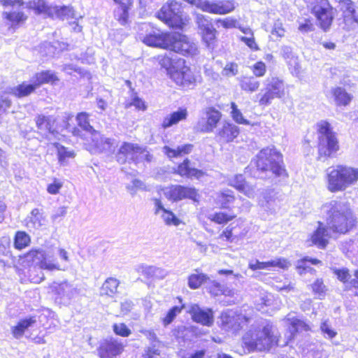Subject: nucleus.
I'll return each instance as SVG.
<instances>
[{"instance_id":"nucleus-1","label":"nucleus","mask_w":358,"mask_h":358,"mask_svg":"<svg viewBox=\"0 0 358 358\" xmlns=\"http://www.w3.org/2000/svg\"><path fill=\"white\" fill-rule=\"evenodd\" d=\"M322 212L332 232L345 234L355 224L356 220L348 202L331 201L322 206Z\"/></svg>"},{"instance_id":"nucleus-2","label":"nucleus","mask_w":358,"mask_h":358,"mask_svg":"<svg viewBox=\"0 0 358 358\" xmlns=\"http://www.w3.org/2000/svg\"><path fill=\"white\" fill-rule=\"evenodd\" d=\"M273 326L267 322L252 325L251 329L243 336V342L251 351L268 350L278 341L274 335Z\"/></svg>"},{"instance_id":"nucleus-3","label":"nucleus","mask_w":358,"mask_h":358,"mask_svg":"<svg viewBox=\"0 0 358 358\" xmlns=\"http://www.w3.org/2000/svg\"><path fill=\"white\" fill-rule=\"evenodd\" d=\"M358 181V168L336 165L327 170V187L331 192L345 191Z\"/></svg>"},{"instance_id":"nucleus-4","label":"nucleus","mask_w":358,"mask_h":358,"mask_svg":"<svg viewBox=\"0 0 358 358\" xmlns=\"http://www.w3.org/2000/svg\"><path fill=\"white\" fill-rule=\"evenodd\" d=\"M255 164L262 172L271 171L276 176H287L282 155L274 148L262 149L256 156Z\"/></svg>"},{"instance_id":"nucleus-5","label":"nucleus","mask_w":358,"mask_h":358,"mask_svg":"<svg viewBox=\"0 0 358 358\" xmlns=\"http://www.w3.org/2000/svg\"><path fill=\"white\" fill-rule=\"evenodd\" d=\"M318 126V158L333 157L339 150L338 139L330 124L322 121Z\"/></svg>"},{"instance_id":"nucleus-6","label":"nucleus","mask_w":358,"mask_h":358,"mask_svg":"<svg viewBox=\"0 0 358 358\" xmlns=\"http://www.w3.org/2000/svg\"><path fill=\"white\" fill-rule=\"evenodd\" d=\"M27 263L38 266L50 271L61 270L60 266L51 250L33 249L24 257Z\"/></svg>"},{"instance_id":"nucleus-7","label":"nucleus","mask_w":358,"mask_h":358,"mask_svg":"<svg viewBox=\"0 0 358 358\" xmlns=\"http://www.w3.org/2000/svg\"><path fill=\"white\" fill-rule=\"evenodd\" d=\"M157 16L173 28H182L185 24V17L182 10L181 4L176 1H171L163 6Z\"/></svg>"},{"instance_id":"nucleus-8","label":"nucleus","mask_w":358,"mask_h":358,"mask_svg":"<svg viewBox=\"0 0 358 358\" xmlns=\"http://www.w3.org/2000/svg\"><path fill=\"white\" fill-rule=\"evenodd\" d=\"M309 7L316 17L320 27L327 31L334 20V10L328 0H310Z\"/></svg>"},{"instance_id":"nucleus-9","label":"nucleus","mask_w":358,"mask_h":358,"mask_svg":"<svg viewBox=\"0 0 358 358\" xmlns=\"http://www.w3.org/2000/svg\"><path fill=\"white\" fill-rule=\"evenodd\" d=\"M265 92L259 93L256 97L259 99L260 106H267L274 98H281L285 95V87L282 80L276 77L268 78L266 80Z\"/></svg>"},{"instance_id":"nucleus-10","label":"nucleus","mask_w":358,"mask_h":358,"mask_svg":"<svg viewBox=\"0 0 358 358\" xmlns=\"http://www.w3.org/2000/svg\"><path fill=\"white\" fill-rule=\"evenodd\" d=\"M170 41L171 44L169 48L174 52L191 57L199 53L196 43L185 35L179 33H171Z\"/></svg>"},{"instance_id":"nucleus-11","label":"nucleus","mask_w":358,"mask_h":358,"mask_svg":"<svg viewBox=\"0 0 358 358\" xmlns=\"http://www.w3.org/2000/svg\"><path fill=\"white\" fill-rule=\"evenodd\" d=\"M150 31L146 34H139V39L149 46L167 49L170 47L171 33H164L159 30L153 29L148 24L141 25V30Z\"/></svg>"},{"instance_id":"nucleus-12","label":"nucleus","mask_w":358,"mask_h":358,"mask_svg":"<svg viewBox=\"0 0 358 358\" xmlns=\"http://www.w3.org/2000/svg\"><path fill=\"white\" fill-rule=\"evenodd\" d=\"M252 317L242 313L227 310L222 313L220 322L222 327L227 331L236 332L251 322Z\"/></svg>"},{"instance_id":"nucleus-13","label":"nucleus","mask_w":358,"mask_h":358,"mask_svg":"<svg viewBox=\"0 0 358 358\" xmlns=\"http://www.w3.org/2000/svg\"><path fill=\"white\" fill-rule=\"evenodd\" d=\"M57 117L54 115H38L36 117L35 122L38 129L43 132L46 139L52 142L59 140L60 134L57 129Z\"/></svg>"},{"instance_id":"nucleus-14","label":"nucleus","mask_w":358,"mask_h":358,"mask_svg":"<svg viewBox=\"0 0 358 358\" xmlns=\"http://www.w3.org/2000/svg\"><path fill=\"white\" fill-rule=\"evenodd\" d=\"M51 289L56 296L55 299L59 300L60 303H67L80 293V289L78 287L68 281H64L60 283L54 282Z\"/></svg>"},{"instance_id":"nucleus-15","label":"nucleus","mask_w":358,"mask_h":358,"mask_svg":"<svg viewBox=\"0 0 358 358\" xmlns=\"http://www.w3.org/2000/svg\"><path fill=\"white\" fill-rule=\"evenodd\" d=\"M197 8L210 13L224 15L235 8L234 1H204L199 2Z\"/></svg>"},{"instance_id":"nucleus-16","label":"nucleus","mask_w":358,"mask_h":358,"mask_svg":"<svg viewBox=\"0 0 358 358\" xmlns=\"http://www.w3.org/2000/svg\"><path fill=\"white\" fill-rule=\"evenodd\" d=\"M222 113L213 108H209L206 111V117L199 120L195 127L196 131L203 133H210L213 131L220 121Z\"/></svg>"},{"instance_id":"nucleus-17","label":"nucleus","mask_w":358,"mask_h":358,"mask_svg":"<svg viewBox=\"0 0 358 358\" xmlns=\"http://www.w3.org/2000/svg\"><path fill=\"white\" fill-rule=\"evenodd\" d=\"M123 350V345L115 338L102 341L97 349L101 358H113L120 355Z\"/></svg>"},{"instance_id":"nucleus-18","label":"nucleus","mask_w":358,"mask_h":358,"mask_svg":"<svg viewBox=\"0 0 358 358\" xmlns=\"http://www.w3.org/2000/svg\"><path fill=\"white\" fill-rule=\"evenodd\" d=\"M239 128L234 124L224 121L216 131L217 141L220 143L232 142L239 134Z\"/></svg>"},{"instance_id":"nucleus-19","label":"nucleus","mask_w":358,"mask_h":358,"mask_svg":"<svg viewBox=\"0 0 358 358\" xmlns=\"http://www.w3.org/2000/svg\"><path fill=\"white\" fill-rule=\"evenodd\" d=\"M189 313L192 320L202 325L211 327L214 322L213 310L210 308H201L197 304H193L189 307Z\"/></svg>"},{"instance_id":"nucleus-20","label":"nucleus","mask_w":358,"mask_h":358,"mask_svg":"<svg viewBox=\"0 0 358 358\" xmlns=\"http://www.w3.org/2000/svg\"><path fill=\"white\" fill-rule=\"evenodd\" d=\"M180 69L172 73L171 78L175 83L183 87L191 88L195 85L196 79L191 69L185 66H180Z\"/></svg>"},{"instance_id":"nucleus-21","label":"nucleus","mask_w":358,"mask_h":358,"mask_svg":"<svg viewBox=\"0 0 358 358\" xmlns=\"http://www.w3.org/2000/svg\"><path fill=\"white\" fill-rule=\"evenodd\" d=\"M341 10L343 12L345 24L349 28H355L358 26V16L355 6L351 0H342L340 1Z\"/></svg>"},{"instance_id":"nucleus-22","label":"nucleus","mask_w":358,"mask_h":358,"mask_svg":"<svg viewBox=\"0 0 358 358\" xmlns=\"http://www.w3.org/2000/svg\"><path fill=\"white\" fill-rule=\"evenodd\" d=\"M141 152V147L137 144L124 143L117 153V161L120 164H124L127 160L134 162L139 159L138 152Z\"/></svg>"},{"instance_id":"nucleus-23","label":"nucleus","mask_w":358,"mask_h":358,"mask_svg":"<svg viewBox=\"0 0 358 358\" xmlns=\"http://www.w3.org/2000/svg\"><path fill=\"white\" fill-rule=\"evenodd\" d=\"M92 141L96 149L101 152L113 153L117 143L115 139L106 138L98 132L92 134Z\"/></svg>"},{"instance_id":"nucleus-24","label":"nucleus","mask_w":358,"mask_h":358,"mask_svg":"<svg viewBox=\"0 0 358 358\" xmlns=\"http://www.w3.org/2000/svg\"><path fill=\"white\" fill-rule=\"evenodd\" d=\"M158 61L162 67L170 71L171 73L184 64V60L179 58L174 52L159 56Z\"/></svg>"},{"instance_id":"nucleus-25","label":"nucleus","mask_w":358,"mask_h":358,"mask_svg":"<svg viewBox=\"0 0 358 358\" xmlns=\"http://www.w3.org/2000/svg\"><path fill=\"white\" fill-rule=\"evenodd\" d=\"M187 116L188 111L187 108H179L178 110L166 115L162 120L161 126L164 129H166L181 121L185 120Z\"/></svg>"},{"instance_id":"nucleus-26","label":"nucleus","mask_w":358,"mask_h":358,"mask_svg":"<svg viewBox=\"0 0 358 358\" xmlns=\"http://www.w3.org/2000/svg\"><path fill=\"white\" fill-rule=\"evenodd\" d=\"M25 226L29 231L36 230L45 226V218L39 209H33L24 220Z\"/></svg>"},{"instance_id":"nucleus-27","label":"nucleus","mask_w":358,"mask_h":358,"mask_svg":"<svg viewBox=\"0 0 358 358\" xmlns=\"http://www.w3.org/2000/svg\"><path fill=\"white\" fill-rule=\"evenodd\" d=\"M31 82V83L23 82L22 84L18 85L16 87H9L7 89L6 92L13 94L17 98L27 96L38 88L32 78Z\"/></svg>"},{"instance_id":"nucleus-28","label":"nucleus","mask_w":358,"mask_h":358,"mask_svg":"<svg viewBox=\"0 0 358 358\" xmlns=\"http://www.w3.org/2000/svg\"><path fill=\"white\" fill-rule=\"evenodd\" d=\"M331 231L322 226V224L319 222V227L314 232L311 237L313 244L317 245L320 248H324L328 243V239L331 236Z\"/></svg>"},{"instance_id":"nucleus-29","label":"nucleus","mask_w":358,"mask_h":358,"mask_svg":"<svg viewBox=\"0 0 358 358\" xmlns=\"http://www.w3.org/2000/svg\"><path fill=\"white\" fill-rule=\"evenodd\" d=\"M27 7L31 9L37 15H45L49 17L52 16L54 6L49 5L45 0H33L27 3Z\"/></svg>"},{"instance_id":"nucleus-30","label":"nucleus","mask_w":358,"mask_h":358,"mask_svg":"<svg viewBox=\"0 0 358 358\" xmlns=\"http://www.w3.org/2000/svg\"><path fill=\"white\" fill-rule=\"evenodd\" d=\"M288 262L285 259H277L266 262H262L258 260L249 263V268L253 271L257 269H268L269 267L286 268L288 266Z\"/></svg>"},{"instance_id":"nucleus-31","label":"nucleus","mask_w":358,"mask_h":358,"mask_svg":"<svg viewBox=\"0 0 358 358\" xmlns=\"http://www.w3.org/2000/svg\"><path fill=\"white\" fill-rule=\"evenodd\" d=\"M51 18H58L62 20L70 19L78 20L76 11L71 6H54Z\"/></svg>"},{"instance_id":"nucleus-32","label":"nucleus","mask_w":358,"mask_h":358,"mask_svg":"<svg viewBox=\"0 0 358 358\" xmlns=\"http://www.w3.org/2000/svg\"><path fill=\"white\" fill-rule=\"evenodd\" d=\"M36 322L35 317H30L20 320L15 326L11 327V332L15 338L22 337L24 331Z\"/></svg>"},{"instance_id":"nucleus-33","label":"nucleus","mask_w":358,"mask_h":358,"mask_svg":"<svg viewBox=\"0 0 358 358\" xmlns=\"http://www.w3.org/2000/svg\"><path fill=\"white\" fill-rule=\"evenodd\" d=\"M238 79L241 89L246 92H257L260 86V82L252 76H243Z\"/></svg>"},{"instance_id":"nucleus-34","label":"nucleus","mask_w":358,"mask_h":358,"mask_svg":"<svg viewBox=\"0 0 358 358\" xmlns=\"http://www.w3.org/2000/svg\"><path fill=\"white\" fill-rule=\"evenodd\" d=\"M189 163L190 162L188 159H185L180 164L178 167V173L181 176L188 178L194 177L197 179L201 178L204 175V173L201 170L190 167Z\"/></svg>"},{"instance_id":"nucleus-35","label":"nucleus","mask_w":358,"mask_h":358,"mask_svg":"<svg viewBox=\"0 0 358 358\" xmlns=\"http://www.w3.org/2000/svg\"><path fill=\"white\" fill-rule=\"evenodd\" d=\"M120 281L115 278H108L103 283L100 289L101 296L113 297L117 292Z\"/></svg>"},{"instance_id":"nucleus-36","label":"nucleus","mask_w":358,"mask_h":358,"mask_svg":"<svg viewBox=\"0 0 358 358\" xmlns=\"http://www.w3.org/2000/svg\"><path fill=\"white\" fill-rule=\"evenodd\" d=\"M192 148L193 145L192 144L182 145L178 146L176 148L164 146L163 148V152L169 158L178 157L190 153Z\"/></svg>"},{"instance_id":"nucleus-37","label":"nucleus","mask_w":358,"mask_h":358,"mask_svg":"<svg viewBox=\"0 0 358 358\" xmlns=\"http://www.w3.org/2000/svg\"><path fill=\"white\" fill-rule=\"evenodd\" d=\"M336 104L338 106H347L350 103L352 96L348 94L345 90L341 87H337L331 90Z\"/></svg>"},{"instance_id":"nucleus-38","label":"nucleus","mask_w":358,"mask_h":358,"mask_svg":"<svg viewBox=\"0 0 358 358\" xmlns=\"http://www.w3.org/2000/svg\"><path fill=\"white\" fill-rule=\"evenodd\" d=\"M216 201L220 205L221 208L227 209L229 208V205L235 201V197L231 190L224 189L217 194Z\"/></svg>"},{"instance_id":"nucleus-39","label":"nucleus","mask_w":358,"mask_h":358,"mask_svg":"<svg viewBox=\"0 0 358 358\" xmlns=\"http://www.w3.org/2000/svg\"><path fill=\"white\" fill-rule=\"evenodd\" d=\"M32 79L37 87L43 83H54L55 81L58 80L56 75L50 71H41L36 73Z\"/></svg>"},{"instance_id":"nucleus-40","label":"nucleus","mask_w":358,"mask_h":358,"mask_svg":"<svg viewBox=\"0 0 358 358\" xmlns=\"http://www.w3.org/2000/svg\"><path fill=\"white\" fill-rule=\"evenodd\" d=\"M51 143L57 148L58 159L61 164L64 165L69 159L75 157V153L73 150H69L57 142L52 141Z\"/></svg>"},{"instance_id":"nucleus-41","label":"nucleus","mask_w":358,"mask_h":358,"mask_svg":"<svg viewBox=\"0 0 358 358\" xmlns=\"http://www.w3.org/2000/svg\"><path fill=\"white\" fill-rule=\"evenodd\" d=\"M272 193L273 192H269L266 194L264 196V199L259 201V204L264 210L270 213H275L278 207L276 199L274 198Z\"/></svg>"},{"instance_id":"nucleus-42","label":"nucleus","mask_w":358,"mask_h":358,"mask_svg":"<svg viewBox=\"0 0 358 358\" xmlns=\"http://www.w3.org/2000/svg\"><path fill=\"white\" fill-rule=\"evenodd\" d=\"M310 329V328L309 325L305 322L299 319L293 320L291 322L290 327H289V340L290 341L294 337L295 333L302 331H307Z\"/></svg>"},{"instance_id":"nucleus-43","label":"nucleus","mask_w":358,"mask_h":358,"mask_svg":"<svg viewBox=\"0 0 358 358\" xmlns=\"http://www.w3.org/2000/svg\"><path fill=\"white\" fill-rule=\"evenodd\" d=\"M208 219L219 224H224L236 217V215H229L224 212L209 214Z\"/></svg>"},{"instance_id":"nucleus-44","label":"nucleus","mask_w":358,"mask_h":358,"mask_svg":"<svg viewBox=\"0 0 358 358\" xmlns=\"http://www.w3.org/2000/svg\"><path fill=\"white\" fill-rule=\"evenodd\" d=\"M180 200L189 199L194 202H199L200 196L197 190L194 187H189L180 185Z\"/></svg>"},{"instance_id":"nucleus-45","label":"nucleus","mask_w":358,"mask_h":358,"mask_svg":"<svg viewBox=\"0 0 358 358\" xmlns=\"http://www.w3.org/2000/svg\"><path fill=\"white\" fill-rule=\"evenodd\" d=\"M208 279V277L203 273H193L188 278V285L191 289H195L199 288Z\"/></svg>"},{"instance_id":"nucleus-46","label":"nucleus","mask_w":358,"mask_h":358,"mask_svg":"<svg viewBox=\"0 0 358 358\" xmlns=\"http://www.w3.org/2000/svg\"><path fill=\"white\" fill-rule=\"evenodd\" d=\"M31 242L30 236L24 231H17L15 236L14 245L17 249L28 246Z\"/></svg>"},{"instance_id":"nucleus-47","label":"nucleus","mask_w":358,"mask_h":358,"mask_svg":"<svg viewBox=\"0 0 358 358\" xmlns=\"http://www.w3.org/2000/svg\"><path fill=\"white\" fill-rule=\"evenodd\" d=\"M160 216L164 222L169 226L178 227L182 223V221L173 212L167 209H164Z\"/></svg>"},{"instance_id":"nucleus-48","label":"nucleus","mask_w":358,"mask_h":358,"mask_svg":"<svg viewBox=\"0 0 358 358\" xmlns=\"http://www.w3.org/2000/svg\"><path fill=\"white\" fill-rule=\"evenodd\" d=\"M164 196L173 201H180V185H172L162 189Z\"/></svg>"},{"instance_id":"nucleus-49","label":"nucleus","mask_w":358,"mask_h":358,"mask_svg":"<svg viewBox=\"0 0 358 358\" xmlns=\"http://www.w3.org/2000/svg\"><path fill=\"white\" fill-rule=\"evenodd\" d=\"M281 55L287 61L289 65H296L298 64V57L292 51V48L287 45L281 48Z\"/></svg>"},{"instance_id":"nucleus-50","label":"nucleus","mask_w":358,"mask_h":358,"mask_svg":"<svg viewBox=\"0 0 358 358\" xmlns=\"http://www.w3.org/2000/svg\"><path fill=\"white\" fill-rule=\"evenodd\" d=\"M202 39L208 48L213 46L215 41L216 30L213 27L206 29L200 32Z\"/></svg>"},{"instance_id":"nucleus-51","label":"nucleus","mask_w":358,"mask_h":358,"mask_svg":"<svg viewBox=\"0 0 358 358\" xmlns=\"http://www.w3.org/2000/svg\"><path fill=\"white\" fill-rule=\"evenodd\" d=\"M160 355L159 345L156 343H152L151 345L145 348L143 358H159Z\"/></svg>"},{"instance_id":"nucleus-52","label":"nucleus","mask_w":358,"mask_h":358,"mask_svg":"<svg viewBox=\"0 0 358 358\" xmlns=\"http://www.w3.org/2000/svg\"><path fill=\"white\" fill-rule=\"evenodd\" d=\"M183 306H173L167 313L166 315L163 318V323L165 326L171 324L175 317L180 313Z\"/></svg>"},{"instance_id":"nucleus-53","label":"nucleus","mask_w":358,"mask_h":358,"mask_svg":"<svg viewBox=\"0 0 358 358\" xmlns=\"http://www.w3.org/2000/svg\"><path fill=\"white\" fill-rule=\"evenodd\" d=\"M196 21L200 32L213 27L208 17L200 13L196 14Z\"/></svg>"},{"instance_id":"nucleus-54","label":"nucleus","mask_w":358,"mask_h":358,"mask_svg":"<svg viewBox=\"0 0 358 358\" xmlns=\"http://www.w3.org/2000/svg\"><path fill=\"white\" fill-rule=\"evenodd\" d=\"M78 124L84 130L91 131L92 127L88 121L87 114L85 113H80L76 117Z\"/></svg>"},{"instance_id":"nucleus-55","label":"nucleus","mask_w":358,"mask_h":358,"mask_svg":"<svg viewBox=\"0 0 358 358\" xmlns=\"http://www.w3.org/2000/svg\"><path fill=\"white\" fill-rule=\"evenodd\" d=\"M113 329L115 334L122 337H127L131 334V331L124 323L114 324L113 325Z\"/></svg>"},{"instance_id":"nucleus-56","label":"nucleus","mask_w":358,"mask_h":358,"mask_svg":"<svg viewBox=\"0 0 358 358\" xmlns=\"http://www.w3.org/2000/svg\"><path fill=\"white\" fill-rule=\"evenodd\" d=\"M5 17L13 23H20L27 20V16L22 12L4 13Z\"/></svg>"},{"instance_id":"nucleus-57","label":"nucleus","mask_w":358,"mask_h":358,"mask_svg":"<svg viewBox=\"0 0 358 358\" xmlns=\"http://www.w3.org/2000/svg\"><path fill=\"white\" fill-rule=\"evenodd\" d=\"M311 286L313 293L317 294L320 298L325 295L327 288L322 279H317Z\"/></svg>"},{"instance_id":"nucleus-58","label":"nucleus","mask_w":358,"mask_h":358,"mask_svg":"<svg viewBox=\"0 0 358 358\" xmlns=\"http://www.w3.org/2000/svg\"><path fill=\"white\" fill-rule=\"evenodd\" d=\"M128 8H124L122 7H118L115 10V17L122 25L127 24L128 20Z\"/></svg>"},{"instance_id":"nucleus-59","label":"nucleus","mask_w":358,"mask_h":358,"mask_svg":"<svg viewBox=\"0 0 358 358\" xmlns=\"http://www.w3.org/2000/svg\"><path fill=\"white\" fill-rule=\"evenodd\" d=\"M229 184L238 191L246 188V183L243 175L235 176L234 178L230 180Z\"/></svg>"},{"instance_id":"nucleus-60","label":"nucleus","mask_w":358,"mask_h":358,"mask_svg":"<svg viewBox=\"0 0 358 358\" xmlns=\"http://www.w3.org/2000/svg\"><path fill=\"white\" fill-rule=\"evenodd\" d=\"M273 298V296L271 294H269V293L262 294V296H260L259 301H257V308L260 310L263 308L264 306H271L272 304Z\"/></svg>"},{"instance_id":"nucleus-61","label":"nucleus","mask_w":358,"mask_h":358,"mask_svg":"<svg viewBox=\"0 0 358 358\" xmlns=\"http://www.w3.org/2000/svg\"><path fill=\"white\" fill-rule=\"evenodd\" d=\"M139 331L147 338V339L150 341V345L152 343H156L157 345H160L161 342L158 339L154 330L141 329Z\"/></svg>"},{"instance_id":"nucleus-62","label":"nucleus","mask_w":358,"mask_h":358,"mask_svg":"<svg viewBox=\"0 0 358 358\" xmlns=\"http://www.w3.org/2000/svg\"><path fill=\"white\" fill-rule=\"evenodd\" d=\"M320 329L326 338H332L336 335V332L331 328L327 320L321 324Z\"/></svg>"},{"instance_id":"nucleus-63","label":"nucleus","mask_w":358,"mask_h":358,"mask_svg":"<svg viewBox=\"0 0 358 358\" xmlns=\"http://www.w3.org/2000/svg\"><path fill=\"white\" fill-rule=\"evenodd\" d=\"M266 71V64L262 62L255 63L252 68V72L255 77H262Z\"/></svg>"},{"instance_id":"nucleus-64","label":"nucleus","mask_w":358,"mask_h":358,"mask_svg":"<svg viewBox=\"0 0 358 358\" xmlns=\"http://www.w3.org/2000/svg\"><path fill=\"white\" fill-rule=\"evenodd\" d=\"M285 30L283 27L282 23L277 20L273 24V29L271 31L272 35H275L277 37H282L285 36Z\"/></svg>"}]
</instances>
